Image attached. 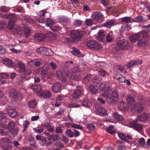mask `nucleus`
Returning <instances> with one entry per match:
<instances>
[{
	"label": "nucleus",
	"instance_id": "obj_14",
	"mask_svg": "<svg viewBox=\"0 0 150 150\" xmlns=\"http://www.w3.org/2000/svg\"><path fill=\"white\" fill-rule=\"evenodd\" d=\"M52 96V93L48 91L42 90L41 91L40 94H38V96L40 97H42L43 98H49Z\"/></svg>",
	"mask_w": 150,
	"mask_h": 150
},
{
	"label": "nucleus",
	"instance_id": "obj_31",
	"mask_svg": "<svg viewBox=\"0 0 150 150\" xmlns=\"http://www.w3.org/2000/svg\"><path fill=\"white\" fill-rule=\"evenodd\" d=\"M115 25L114 22L112 20H110L106 22L104 24V26L108 28H110Z\"/></svg>",
	"mask_w": 150,
	"mask_h": 150
},
{
	"label": "nucleus",
	"instance_id": "obj_62",
	"mask_svg": "<svg viewBox=\"0 0 150 150\" xmlns=\"http://www.w3.org/2000/svg\"><path fill=\"white\" fill-rule=\"evenodd\" d=\"M18 133V131L17 129H15L11 131L12 135L13 137H15Z\"/></svg>",
	"mask_w": 150,
	"mask_h": 150
},
{
	"label": "nucleus",
	"instance_id": "obj_60",
	"mask_svg": "<svg viewBox=\"0 0 150 150\" xmlns=\"http://www.w3.org/2000/svg\"><path fill=\"white\" fill-rule=\"evenodd\" d=\"M47 13V12L46 10L44 9L38 12V14L39 16H45V14Z\"/></svg>",
	"mask_w": 150,
	"mask_h": 150
},
{
	"label": "nucleus",
	"instance_id": "obj_53",
	"mask_svg": "<svg viewBox=\"0 0 150 150\" xmlns=\"http://www.w3.org/2000/svg\"><path fill=\"white\" fill-rule=\"evenodd\" d=\"M138 142L140 146H143L144 147L145 144V141L143 138L142 137L140 138L139 141H138Z\"/></svg>",
	"mask_w": 150,
	"mask_h": 150
},
{
	"label": "nucleus",
	"instance_id": "obj_57",
	"mask_svg": "<svg viewBox=\"0 0 150 150\" xmlns=\"http://www.w3.org/2000/svg\"><path fill=\"white\" fill-rule=\"evenodd\" d=\"M9 76V75L6 73H0V78L6 79Z\"/></svg>",
	"mask_w": 150,
	"mask_h": 150
},
{
	"label": "nucleus",
	"instance_id": "obj_35",
	"mask_svg": "<svg viewBox=\"0 0 150 150\" xmlns=\"http://www.w3.org/2000/svg\"><path fill=\"white\" fill-rule=\"evenodd\" d=\"M8 17L10 22L15 23L17 20L16 16L13 14L8 15Z\"/></svg>",
	"mask_w": 150,
	"mask_h": 150
},
{
	"label": "nucleus",
	"instance_id": "obj_48",
	"mask_svg": "<svg viewBox=\"0 0 150 150\" xmlns=\"http://www.w3.org/2000/svg\"><path fill=\"white\" fill-rule=\"evenodd\" d=\"M28 105L30 108H34L36 105V102L35 100H33L28 103Z\"/></svg>",
	"mask_w": 150,
	"mask_h": 150
},
{
	"label": "nucleus",
	"instance_id": "obj_56",
	"mask_svg": "<svg viewBox=\"0 0 150 150\" xmlns=\"http://www.w3.org/2000/svg\"><path fill=\"white\" fill-rule=\"evenodd\" d=\"M54 145L56 146L59 147L60 148H62L64 147V144L61 142H55Z\"/></svg>",
	"mask_w": 150,
	"mask_h": 150
},
{
	"label": "nucleus",
	"instance_id": "obj_64",
	"mask_svg": "<svg viewBox=\"0 0 150 150\" xmlns=\"http://www.w3.org/2000/svg\"><path fill=\"white\" fill-rule=\"evenodd\" d=\"M73 62L72 61L66 62L64 64L65 67L66 68H68L71 66V64H72Z\"/></svg>",
	"mask_w": 150,
	"mask_h": 150
},
{
	"label": "nucleus",
	"instance_id": "obj_45",
	"mask_svg": "<svg viewBox=\"0 0 150 150\" xmlns=\"http://www.w3.org/2000/svg\"><path fill=\"white\" fill-rule=\"evenodd\" d=\"M90 91L92 93L96 94L98 92V90L96 87L93 85H91L89 87Z\"/></svg>",
	"mask_w": 150,
	"mask_h": 150
},
{
	"label": "nucleus",
	"instance_id": "obj_13",
	"mask_svg": "<svg viewBox=\"0 0 150 150\" xmlns=\"http://www.w3.org/2000/svg\"><path fill=\"white\" fill-rule=\"evenodd\" d=\"M34 38L35 40L39 42L44 40L46 38V36L43 34L38 33L34 36Z\"/></svg>",
	"mask_w": 150,
	"mask_h": 150
},
{
	"label": "nucleus",
	"instance_id": "obj_16",
	"mask_svg": "<svg viewBox=\"0 0 150 150\" xmlns=\"http://www.w3.org/2000/svg\"><path fill=\"white\" fill-rule=\"evenodd\" d=\"M96 110L97 114L103 116L105 115V110L103 108L98 107L96 108Z\"/></svg>",
	"mask_w": 150,
	"mask_h": 150
},
{
	"label": "nucleus",
	"instance_id": "obj_26",
	"mask_svg": "<svg viewBox=\"0 0 150 150\" xmlns=\"http://www.w3.org/2000/svg\"><path fill=\"white\" fill-rule=\"evenodd\" d=\"M18 67L21 72H23L25 70V64L22 62H20L18 64Z\"/></svg>",
	"mask_w": 150,
	"mask_h": 150
},
{
	"label": "nucleus",
	"instance_id": "obj_19",
	"mask_svg": "<svg viewBox=\"0 0 150 150\" xmlns=\"http://www.w3.org/2000/svg\"><path fill=\"white\" fill-rule=\"evenodd\" d=\"M61 85L58 83H54L52 86V90L53 91L56 93L59 92L61 88Z\"/></svg>",
	"mask_w": 150,
	"mask_h": 150
},
{
	"label": "nucleus",
	"instance_id": "obj_51",
	"mask_svg": "<svg viewBox=\"0 0 150 150\" xmlns=\"http://www.w3.org/2000/svg\"><path fill=\"white\" fill-rule=\"evenodd\" d=\"M65 73L64 72H63L61 71H57L56 73V76L57 77L60 79L63 76H64Z\"/></svg>",
	"mask_w": 150,
	"mask_h": 150
},
{
	"label": "nucleus",
	"instance_id": "obj_10",
	"mask_svg": "<svg viewBox=\"0 0 150 150\" xmlns=\"http://www.w3.org/2000/svg\"><path fill=\"white\" fill-rule=\"evenodd\" d=\"M43 134H45L47 136V138L49 140H52L53 141L58 140L59 137L57 134H50L47 132H44Z\"/></svg>",
	"mask_w": 150,
	"mask_h": 150
},
{
	"label": "nucleus",
	"instance_id": "obj_1",
	"mask_svg": "<svg viewBox=\"0 0 150 150\" xmlns=\"http://www.w3.org/2000/svg\"><path fill=\"white\" fill-rule=\"evenodd\" d=\"M101 95L106 98L107 102L109 103H114L118 99V95L116 91L110 92L107 91L102 93Z\"/></svg>",
	"mask_w": 150,
	"mask_h": 150
},
{
	"label": "nucleus",
	"instance_id": "obj_7",
	"mask_svg": "<svg viewBox=\"0 0 150 150\" xmlns=\"http://www.w3.org/2000/svg\"><path fill=\"white\" fill-rule=\"evenodd\" d=\"M149 116L148 114L144 112L143 114L139 115L138 116V118L135 119V122H145L149 118Z\"/></svg>",
	"mask_w": 150,
	"mask_h": 150
},
{
	"label": "nucleus",
	"instance_id": "obj_8",
	"mask_svg": "<svg viewBox=\"0 0 150 150\" xmlns=\"http://www.w3.org/2000/svg\"><path fill=\"white\" fill-rule=\"evenodd\" d=\"M67 75L70 78L75 80L79 81L82 79V77L81 76L76 75L75 72H73L72 71L68 72Z\"/></svg>",
	"mask_w": 150,
	"mask_h": 150
},
{
	"label": "nucleus",
	"instance_id": "obj_3",
	"mask_svg": "<svg viewBox=\"0 0 150 150\" xmlns=\"http://www.w3.org/2000/svg\"><path fill=\"white\" fill-rule=\"evenodd\" d=\"M86 44L88 47L93 49L94 50L98 51L100 50L101 48V46L97 42L95 41H89L87 42Z\"/></svg>",
	"mask_w": 150,
	"mask_h": 150
},
{
	"label": "nucleus",
	"instance_id": "obj_27",
	"mask_svg": "<svg viewBox=\"0 0 150 150\" xmlns=\"http://www.w3.org/2000/svg\"><path fill=\"white\" fill-rule=\"evenodd\" d=\"M139 39V38H145L147 37L148 34L145 30H143L137 33Z\"/></svg>",
	"mask_w": 150,
	"mask_h": 150
},
{
	"label": "nucleus",
	"instance_id": "obj_12",
	"mask_svg": "<svg viewBox=\"0 0 150 150\" xmlns=\"http://www.w3.org/2000/svg\"><path fill=\"white\" fill-rule=\"evenodd\" d=\"M47 51L46 52L47 55L49 56H51L53 54L52 52V50L50 49H48L47 50L43 47H40L37 49V51L38 53H44L45 51V50Z\"/></svg>",
	"mask_w": 150,
	"mask_h": 150
},
{
	"label": "nucleus",
	"instance_id": "obj_25",
	"mask_svg": "<svg viewBox=\"0 0 150 150\" xmlns=\"http://www.w3.org/2000/svg\"><path fill=\"white\" fill-rule=\"evenodd\" d=\"M112 115L114 118L118 121H122L124 119L122 115L116 112H114Z\"/></svg>",
	"mask_w": 150,
	"mask_h": 150
},
{
	"label": "nucleus",
	"instance_id": "obj_61",
	"mask_svg": "<svg viewBox=\"0 0 150 150\" xmlns=\"http://www.w3.org/2000/svg\"><path fill=\"white\" fill-rule=\"evenodd\" d=\"M73 51L74 53V54H76L79 55V57L80 56L79 55L80 54V52L79 50L74 47L73 48Z\"/></svg>",
	"mask_w": 150,
	"mask_h": 150
},
{
	"label": "nucleus",
	"instance_id": "obj_59",
	"mask_svg": "<svg viewBox=\"0 0 150 150\" xmlns=\"http://www.w3.org/2000/svg\"><path fill=\"white\" fill-rule=\"evenodd\" d=\"M50 28L52 30L54 31H57L60 29L59 26L57 25L52 26Z\"/></svg>",
	"mask_w": 150,
	"mask_h": 150
},
{
	"label": "nucleus",
	"instance_id": "obj_24",
	"mask_svg": "<svg viewBox=\"0 0 150 150\" xmlns=\"http://www.w3.org/2000/svg\"><path fill=\"white\" fill-rule=\"evenodd\" d=\"M118 109L122 111H125L127 110L126 104L124 102L120 103L118 105Z\"/></svg>",
	"mask_w": 150,
	"mask_h": 150
},
{
	"label": "nucleus",
	"instance_id": "obj_20",
	"mask_svg": "<svg viewBox=\"0 0 150 150\" xmlns=\"http://www.w3.org/2000/svg\"><path fill=\"white\" fill-rule=\"evenodd\" d=\"M134 110L138 113L141 112L143 110L144 108L142 105L139 103H136L134 105Z\"/></svg>",
	"mask_w": 150,
	"mask_h": 150
},
{
	"label": "nucleus",
	"instance_id": "obj_34",
	"mask_svg": "<svg viewBox=\"0 0 150 150\" xmlns=\"http://www.w3.org/2000/svg\"><path fill=\"white\" fill-rule=\"evenodd\" d=\"M2 63L7 66H11L12 64V61L8 59H5L3 60Z\"/></svg>",
	"mask_w": 150,
	"mask_h": 150
},
{
	"label": "nucleus",
	"instance_id": "obj_6",
	"mask_svg": "<svg viewBox=\"0 0 150 150\" xmlns=\"http://www.w3.org/2000/svg\"><path fill=\"white\" fill-rule=\"evenodd\" d=\"M77 88L79 89L74 91L72 95L73 98H76L81 96L83 93V89L82 86H79Z\"/></svg>",
	"mask_w": 150,
	"mask_h": 150
},
{
	"label": "nucleus",
	"instance_id": "obj_54",
	"mask_svg": "<svg viewBox=\"0 0 150 150\" xmlns=\"http://www.w3.org/2000/svg\"><path fill=\"white\" fill-rule=\"evenodd\" d=\"M66 133L69 137L71 138L74 136L73 132L71 129H69L67 130L66 131Z\"/></svg>",
	"mask_w": 150,
	"mask_h": 150
},
{
	"label": "nucleus",
	"instance_id": "obj_2",
	"mask_svg": "<svg viewBox=\"0 0 150 150\" xmlns=\"http://www.w3.org/2000/svg\"><path fill=\"white\" fill-rule=\"evenodd\" d=\"M130 48V43L126 39L121 40L117 43L116 48L117 50H128Z\"/></svg>",
	"mask_w": 150,
	"mask_h": 150
},
{
	"label": "nucleus",
	"instance_id": "obj_52",
	"mask_svg": "<svg viewBox=\"0 0 150 150\" xmlns=\"http://www.w3.org/2000/svg\"><path fill=\"white\" fill-rule=\"evenodd\" d=\"M147 42L144 40H140L139 41L137 44L140 46H145L146 45Z\"/></svg>",
	"mask_w": 150,
	"mask_h": 150
},
{
	"label": "nucleus",
	"instance_id": "obj_58",
	"mask_svg": "<svg viewBox=\"0 0 150 150\" xmlns=\"http://www.w3.org/2000/svg\"><path fill=\"white\" fill-rule=\"evenodd\" d=\"M128 103L131 104L134 102V98L131 96H128L126 99Z\"/></svg>",
	"mask_w": 150,
	"mask_h": 150
},
{
	"label": "nucleus",
	"instance_id": "obj_49",
	"mask_svg": "<svg viewBox=\"0 0 150 150\" xmlns=\"http://www.w3.org/2000/svg\"><path fill=\"white\" fill-rule=\"evenodd\" d=\"M9 10V8L6 6H2L0 7V11L2 12H7Z\"/></svg>",
	"mask_w": 150,
	"mask_h": 150
},
{
	"label": "nucleus",
	"instance_id": "obj_17",
	"mask_svg": "<svg viewBox=\"0 0 150 150\" xmlns=\"http://www.w3.org/2000/svg\"><path fill=\"white\" fill-rule=\"evenodd\" d=\"M36 138L37 140H39L40 144L42 146L44 145L47 142L46 139L45 138H42L41 135H37Z\"/></svg>",
	"mask_w": 150,
	"mask_h": 150
},
{
	"label": "nucleus",
	"instance_id": "obj_55",
	"mask_svg": "<svg viewBox=\"0 0 150 150\" xmlns=\"http://www.w3.org/2000/svg\"><path fill=\"white\" fill-rule=\"evenodd\" d=\"M87 127L88 129L92 130H95L96 129L95 126L92 123L88 124Z\"/></svg>",
	"mask_w": 150,
	"mask_h": 150
},
{
	"label": "nucleus",
	"instance_id": "obj_41",
	"mask_svg": "<svg viewBox=\"0 0 150 150\" xmlns=\"http://www.w3.org/2000/svg\"><path fill=\"white\" fill-rule=\"evenodd\" d=\"M59 21L61 22L68 23L69 21L70 20L67 17L62 16L59 18Z\"/></svg>",
	"mask_w": 150,
	"mask_h": 150
},
{
	"label": "nucleus",
	"instance_id": "obj_28",
	"mask_svg": "<svg viewBox=\"0 0 150 150\" xmlns=\"http://www.w3.org/2000/svg\"><path fill=\"white\" fill-rule=\"evenodd\" d=\"M92 105L91 102L88 99H84L82 102V105L84 107L89 108Z\"/></svg>",
	"mask_w": 150,
	"mask_h": 150
},
{
	"label": "nucleus",
	"instance_id": "obj_47",
	"mask_svg": "<svg viewBox=\"0 0 150 150\" xmlns=\"http://www.w3.org/2000/svg\"><path fill=\"white\" fill-rule=\"evenodd\" d=\"M83 21L80 20H76L74 21V25L76 27L81 26L83 23Z\"/></svg>",
	"mask_w": 150,
	"mask_h": 150
},
{
	"label": "nucleus",
	"instance_id": "obj_33",
	"mask_svg": "<svg viewBox=\"0 0 150 150\" xmlns=\"http://www.w3.org/2000/svg\"><path fill=\"white\" fill-rule=\"evenodd\" d=\"M23 34L26 38L28 37L30 35V30L29 28L27 27L24 28L23 30Z\"/></svg>",
	"mask_w": 150,
	"mask_h": 150
},
{
	"label": "nucleus",
	"instance_id": "obj_46",
	"mask_svg": "<svg viewBox=\"0 0 150 150\" xmlns=\"http://www.w3.org/2000/svg\"><path fill=\"white\" fill-rule=\"evenodd\" d=\"M36 19L37 21L41 23H45L46 21V18L43 17L39 18L38 17H37Z\"/></svg>",
	"mask_w": 150,
	"mask_h": 150
},
{
	"label": "nucleus",
	"instance_id": "obj_44",
	"mask_svg": "<svg viewBox=\"0 0 150 150\" xmlns=\"http://www.w3.org/2000/svg\"><path fill=\"white\" fill-rule=\"evenodd\" d=\"M29 124V122L27 120H25L23 124V129L22 131V133H24L28 127V126Z\"/></svg>",
	"mask_w": 150,
	"mask_h": 150
},
{
	"label": "nucleus",
	"instance_id": "obj_4",
	"mask_svg": "<svg viewBox=\"0 0 150 150\" xmlns=\"http://www.w3.org/2000/svg\"><path fill=\"white\" fill-rule=\"evenodd\" d=\"M92 17L93 20L99 23H102L103 21V15L100 12L94 13L92 15Z\"/></svg>",
	"mask_w": 150,
	"mask_h": 150
},
{
	"label": "nucleus",
	"instance_id": "obj_9",
	"mask_svg": "<svg viewBox=\"0 0 150 150\" xmlns=\"http://www.w3.org/2000/svg\"><path fill=\"white\" fill-rule=\"evenodd\" d=\"M137 122H135V120L132 122L129 123V126L133 128L134 129L137 131H139L142 130V125L137 123Z\"/></svg>",
	"mask_w": 150,
	"mask_h": 150
},
{
	"label": "nucleus",
	"instance_id": "obj_29",
	"mask_svg": "<svg viewBox=\"0 0 150 150\" xmlns=\"http://www.w3.org/2000/svg\"><path fill=\"white\" fill-rule=\"evenodd\" d=\"M105 131L106 132L112 134L115 133V131L114 130L113 126L112 125H110L107 127L105 129Z\"/></svg>",
	"mask_w": 150,
	"mask_h": 150
},
{
	"label": "nucleus",
	"instance_id": "obj_15",
	"mask_svg": "<svg viewBox=\"0 0 150 150\" xmlns=\"http://www.w3.org/2000/svg\"><path fill=\"white\" fill-rule=\"evenodd\" d=\"M31 89L34 92L37 93H38V94H40L41 91L42 87L40 85H35L32 86L31 87Z\"/></svg>",
	"mask_w": 150,
	"mask_h": 150
},
{
	"label": "nucleus",
	"instance_id": "obj_11",
	"mask_svg": "<svg viewBox=\"0 0 150 150\" xmlns=\"http://www.w3.org/2000/svg\"><path fill=\"white\" fill-rule=\"evenodd\" d=\"M70 35L71 36L74 37L76 41L80 40L82 37L78 30H72L71 32Z\"/></svg>",
	"mask_w": 150,
	"mask_h": 150
},
{
	"label": "nucleus",
	"instance_id": "obj_38",
	"mask_svg": "<svg viewBox=\"0 0 150 150\" xmlns=\"http://www.w3.org/2000/svg\"><path fill=\"white\" fill-rule=\"evenodd\" d=\"M1 141L6 144H11L12 142V140L7 137H2L1 139Z\"/></svg>",
	"mask_w": 150,
	"mask_h": 150
},
{
	"label": "nucleus",
	"instance_id": "obj_30",
	"mask_svg": "<svg viewBox=\"0 0 150 150\" xmlns=\"http://www.w3.org/2000/svg\"><path fill=\"white\" fill-rule=\"evenodd\" d=\"M139 39L137 33L132 35L130 37V40L132 42H134L136 41H138Z\"/></svg>",
	"mask_w": 150,
	"mask_h": 150
},
{
	"label": "nucleus",
	"instance_id": "obj_63",
	"mask_svg": "<svg viewBox=\"0 0 150 150\" xmlns=\"http://www.w3.org/2000/svg\"><path fill=\"white\" fill-rule=\"evenodd\" d=\"M106 85L105 83H102L99 87V89L100 91H103L105 89Z\"/></svg>",
	"mask_w": 150,
	"mask_h": 150
},
{
	"label": "nucleus",
	"instance_id": "obj_43",
	"mask_svg": "<svg viewBox=\"0 0 150 150\" xmlns=\"http://www.w3.org/2000/svg\"><path fill=\"white\" fill-rule=\"evenodd\" d=\"M85 24L88 26H90L93 24V20L91 19H87L85 22Z\"/></svg>",
	"mask_w": 150,
	"mask_h": 150
},
{
	"label": "nucleus",
	"instance_id": "obj_22",
	"mask_svg": "<svg viewBox=\"0 0 150 150\" xmlns=\"http://www.w3.org/2000/svg\"><path fill=\"white\" fill-rule=\"evenodd\" d=\"M7 112L8 114L12 117H15L18 115L17 112L14 109H8V110Z\"/></svg>",
	"mask_w": 150,
	"mask_h": 150
},
{
	"label": "nucleus",
	"instance_id": "obj_32",
	"mask_svg": "<svg viewBox=\"0 0 150 150\" xmlns=\"http://www.w3.org/2000/svg\"><path fill=\"white\" fill-rule=\"evenodd\" d=\"M132 18L131 17H125L121 18V21L125 23H129L132 21Z\"/></svg>",
	"mask_w": 150,
	"mask_h": 150
},
{
	"label": "nucleus",
	"instance_id": "obj_21",
	"mask_svg": "<svg viewBox=\"0 0 150 150\" xmlns=\"http://www.w3.org/2000/svg\"><path fill=\"white\" fill-rule=\"evenodd\" d=\"M106 40L108 42H110L114 39L115 36L112 31H110L106 36Z\"/></svg>",
	"mask_w": 150,
	"mask_h": 150
},
{
	"label": "nucleus",
	"instance_id": "obj_23",
	"mask_svg": "<svg viewBox=\"0 0 150 150\" xmlns=\"http://www.w3.org/2000/svg\"><path fill=\"white\" fill-rule=\"evenodd\" d=\"M115 79H117L119 82H125V78L120 74H117L114 76Z\"/></svg>",
	"mask_w": 150,
	"mask_h": 150
},
{
	"label": "nucleus",
	"instance_id": "obj_40",
	"mask_svg": "<svg viewBox=\"0 0 150 150\" xmlns=\"http://www.w3.org/2000/svg\"><path fill=\"white\" fill-rule=\"evenodd\" d=\"M54 21L52 19L47 18L46 25L47 26L49 27L50 28L54 24Z\"/></svg>",
	"mask_w": 150,
	"mask_h": 150
},
{
	"label": "nucleus",
	"instance_id": "obj_37",
	"mask_svg": "<svg viewBox=\"0 0 150 150\" xmlns=\"http://www.w3.org/2000/svg\"><path fill=\"white\" fill-rule=\"evenodd\" d=\"M15 126V124L14 121H10L8 125V128L9 130H12Z\"/></svg>",
	"mask_w": 150,
	"mask_h": 150
},
{
	"label": "nucleus",
	"instance_id": "obj_50",
	"mask_svg": "<svg viewBox=\"0 0 150 150\" xmlns=\"http://www.w3.org/2000/svg\"><path fill=\"white\" fill-rule=\"evenodd\" d=\"M28 139L29 144L31 146H33L35 145V142L34 137H30Z\"/></svg>",
	"mask_w": 150,
	"mask_h": 150
},
{
	"label": "nucleus",
	"instance_id": "obj_39",
	"mask_svg": "<svg viewBox=\"0 0 150 150\" xmlns=\"http://www.w3.org/2000/svg\"><path fill=\"white\" fill-rule=\"evenodd\" d=\"M118 136L120 138L122 141H125L127 142L128 140L126 139V137L125 134L122 132H119L118 133Z\"/></svg>",
	"mask_w": 150,
	"mask_h": 150
},
{
	"label": "nucleus",
	"instance_id": "obj_42",
	"mask_svg": "<svg viewBox=\"0 0 150 150\" xmlns=\"http://www.w3.org/2000/svg\"><path fill=\"white\" fill-rule=\"evenodd\" d=\"M45 126L47 130L50 132H52L54 130V127L51 125L47 124L45 125Z\"/></svg>",
	"mask_w": 150,
	"mask_h": 150
},
{
	"label": "nucleus",
	"instance_id": "obj_18",
	"mask_svg": "<svg viewBox=\"0 0 150 150\" xmlns=\"http://www.w3.org/2000/svg\"><path fill=\"white\" fill-rule=\"evenodd\" d=\"M98 34V40L100 41H102L106 34V33L104 30H101L99 31Z\"/></svg>",
	"mask_w": 150,
	"mask_h": 150
},
{
	"label": "nucleus",
	"instance_id": "obj_36",
	"mask_svg": "<svg viewBox=\"0 0 150 150\" xmlns=\"http://www.w3.org/2000/svg\"><path fill=\"white\" fill-rule=\"evenodd\" d=\"M71 126L72 128L82 130L84 129V128L82 126L75 123L71 124Z\"/></svg>",
	"mask_w": 150,
	"mask_h": 150
},
{
	"label": "nucleus",
	"instance_id": "obj_5",
	"mask_svg": "<svg viewBox=\"0 0 150 150\" xmlns=\"http://www.w3.org/2000/svg\"><path fill=\"white\" fill-rule=\"evenodd\" d=\"M20 94L18 91L15 89H11L8 93L9 97L15 100H17Z\"/></svg>",
	"mask_w": 150,
	"mask_h": 150
}]
</instances>
